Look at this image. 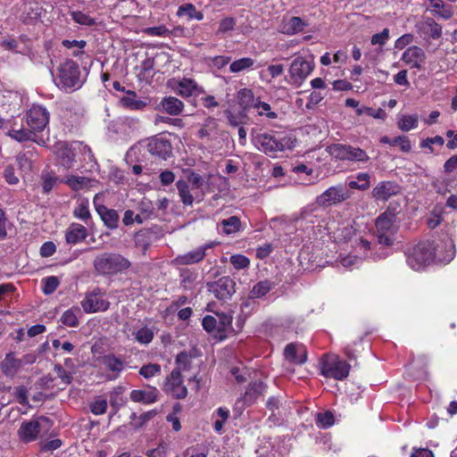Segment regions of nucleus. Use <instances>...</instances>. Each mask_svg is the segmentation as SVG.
I'll list each match as a JSON object with an SVG mask.
<instances>
[{
	"mask_svg": "<svg viewBox=\"0 0 457 457\" xmlns=\"http://www.w3.org/2000/svg\"><path fill=\"white\" fill-rule=\"evenodd\" d=\"M308 24L300 17L293 16L282 23V32L287 35H294L303 31Z\"/></svg>",
	"mask_w": 457,
	"mask_h": 457,
	"instance_id": "nucleus-24",
	"label": "nucleus"
},
{
	"mask_svg": "<svg viewBox=\"0 0 457 457\" xmlns=\"http://www.w3.org/2000/svg\"><path fill=\"white\" fill-rule=\"evenodd\" d=\"M380 142L393 146L399 145L403 153H409L411 150V141L406 136H398L394 138L384 136L380 138Z\"/></svg>",
	"mask_w": 457,
	"mask_h": 457,
	"instance_id": "nucleus-31",
	"label": "nucleus"
},
{
	"mask_svg": "<svg viewBox=\"0 0 457 457\" xmlns=\"http://www.w3.org/2000/svg\"><path fill=\"white\" fill-rule=\"evenodd\" d=\"M166 391L172 393L176 399H184L187 395V389L185 386H182V378L178 380H171L170 375L167 378V381L164 386Z\"/></svg>",
	"mask_w": 457,
	"mask_h": 457,
	"instance_id": "nucleus-25",
	"label": "nucleus"
},
{
	"mask_svg": "<svg viewBox=\"0 0 457 457\" xmlns=\"http://www.w3.org/2000/svg\"><path fill=\"white\" fill-rule=\"evenodd\" d=\"M418 125L417 115H404L398 122V127L403 131H409Z\"/></svg>",
	"mask_w": 457,
	"mask_h": 457,
	"instance_id": "nucleus-46",
	"label": "nucleus"
},
{
	"mask_svg": "<svg viewBox=\"0 0 457 457\" xmlns=\"http://www.w3.org/2000/svg\"><path fill=\"white\" fill-rule=\"evenodd\" d=\"M253 63L254 61L252 58H241L233 62L229 66V70L231 72L237 73L252 67Z\"/></svg>",
	"mask_w": 457,
	"mask_h": 457,
	"instance_id": "nucleus-44",
	"label": "nucleus"
},
{
	"mask_svg": "<svg viewBox=\"0 0 457 457\" xmlns=\"http://www.w3.org/2000/svg\"><path fill=\"white\" fill-rule=\"evenodd\" d=\"M152 233L148 230H140L135 235V245L141 249L143 254H145L151 245Z\"/></svg>",
	"mask_w": 457,
	"mask_h": 457,
	"instance_id": "nucleus-33",
	"label": "nucleus"
},
{
	"mask_svg": "<svg viewBox=\"0 0 457 457\" xmlns=\"http://www.w3.org/2000/svg\"><path fill=\"white\" fill-rule=\"evenodd\" d=\"M74 215L83 220L90 219V212L88 210L87 203L82 202L75 210Z\"/></svg>",
	"mask_w": 457,
	"mask_h": 457,
	"instance_id": "nucleus-58",
	"label": "nucleus"
},
{
	"mask_svg": "<svg viewBox=\"0 0 457 457\" xmlns=\"http://www.w3.org/2000/svg\"><path fill=\"white\" fill-rule=\"evenodd\" d=\"M375 226L378 242L383 245L391 246L395 241L394 237L398 230L395 213L386 210L377 218Z\"/></svg>",
	"mask_w": 457,
	"mask_h": 457,
	"instance_id": "nucleus-3",
	"label": "nucleus"
},
{
	"mask_svg": "<svg viewBox=\"0 0 457 457\" xmlns=\"http://www.w3.org/2000/svg\"><path fill=\"white\" fill-rule=\"evenodd\" d=\"M136 338L143 344L150 343L154 338V333L147 328L139 329L136 334Z\"/></svg>",
	"mask_w": 457,
	"mask_h": 457,
	"instance_id": "nucleus-54",
	"label": "nucleus"
},
{
	"mask_svg": "<svg viewBox=\"0 0 457 457\" xmlns=\"http://www.w3.org/2000/svg\"><path fill=\"white\" fill-rule=\"evenodd\" d=\"M317 424L322 428H328L334 424V415L331 411L319 412L316 415Z\"/></svg>",
	"mask_w": 457,
	"mask_h": 457,
	"instance_id": "nucleus-50",
	"label": "nucleus"
},
{
	"mask_svg": "<svg viewBox=\"0 0 457 457\" xmlns=\"http://www.w3.org/2000/svg\"><path fill=\"white\" fill-rule=\"evenodd\" d=\"M388 38L389 29L386 28L380 33H377L372 36L371 44L384 46Z\"/></svg>",
	"mask_w": 457,
	"mask_h": 457,
	"instance_id": "nucleus-56",
	"label": "nucleus"
},
{
	"mask_svg": "<svg viewBox=\"0 0 457 457\" xmlns=\"http://www.w3.org/2000/svg\"><path fill=\"white\" fill-rule=\"evenodd\" d=\"M49 421L46 417H39L37 420L22 422L18 430L20 439L25 443L34 441L40 433L43 423L48 424Z\"/></svg>",
	"mask_w": 457,
	"mask_h": 457,
	"instance_id": "nucleus-9",
	"label": "nucleus"
},
{
	"mask_svg": "<svg viewBox=\"0 0 457 457\" xmlns=\"http://www.w3.org/2000/svg\"><path fill=\"white\" fill-rule=\"evenodd\" d=\"M205 247H199L185 255L179 256L176 260L179 264L187 265L200 262L205 256Z\"/></svg>",
	"mask_w": 457,
	"mask_h": 457,
	"instance_id": "nucleus-30",
	"label": "nucleus"
},
{
	"mask_svg": "<svg viewBox=\"0 0 457 457\" xmlns=\"http://www.w3.org/2000/svg\"><path fill=\"white\" fill-rule=\"evenodd\" d=\"M298 345L295 343L288 344L284 349V356L287 361L294 364H303L307 361V352L303 349L300 356L297 355Z\"/></svg>",
	"mask_w": 457,
	"mask_h": 457,
	"instance_id": "nucleus-22",
	"label": "nucleus"
},
{
	"mask_svg": "<svg viewBox=\"0 0 457 457\" xmlns=\"http://www.w3.org/2000/svg\"><path fill=\"white\" fill-rule=\"evenodd\" d=\"M314 65L307 62L303 57L298 56L294 59L290 65L289 73L295 82H303L312 71Z\"/></svg>",
	"mask_w": 457,
	"mask_h": 457,
	"instance_id": "nucleus-11",
	"label": "nucleus"
},
{
	"mask_svg": "<svg viewBox=\"0 0 457 457\" xmlns=\"http://www.w3.org/2000/svg\"><path fill=\"white\" fill-rule=\"evenodd\" d=\"M160 106L170 115L176 116L182 112L184 104L179 99L174 96H168L162 100Z\"/></svg>",
	"mask_w": 457,
	"mask_h": 457,
	"instance_id": "nucleus-28",
	"label": "nucleus"
},
{
	"mask_svg": "<svg viewBox=\"0 0 457 457\" xmlns=\"http://www.w3.org/2000/svg\"><path fill=\"white\" fill-rule=\"evenodd\" d=\"M177 90L182 96H190L198 91V86L193 79L184 78L179 82Z\"/></svg>",
	"mask_w": 457,
	"mask_h": 457,
	"instance_id": "nucleus-34",
	"label": "nucleus"
},
{
	"mask_svg": "<svg viewBox=\"0 0 457 457\" xmlns=\"http://www.w3.org/2000/svg\"><path fill=\"white\" fill-rule=\"evenodd\" d=\"M237 102L243 111L248 110L254 102L253 93L251 89L242 88L237 93Z\"/></svg>",
	"mask_w": 457,
	"mask_h": 457,
	"instance_id": "nucleus-35",
	"label": "nucleus"
},
{
	"mask_svg": "<svg viewBox=\"0 0 457 457\" xmlns=\"http://www.w3.org/2000/svg\"><path fill=\"white\" fill-rule=\"evenodd\" d=\"M107 409V401L104 399L94 402L91 406V411L96 415L104 414Z\"/></svg>",
	"mask_w": 457,
	"mask_h": 457,
	"instance_id": "nucleus-60",
	"label": "nucleus"
},
{
	"mask_svg": "<svg viewBox=\"0 0 457 457\" xmlns=\"http://www.w3.org/2000/svg\"><path fill=\"white\" fill-rule=\"evenodd\" d=\"M27 125L30 130L41 132L49 122V112L40 105H33L26 115Z\"/></svg>",
	"mask_w": 457,
	"mask_h": 457,
	"instance_id": "nucleus-7",
	"label": "nucleus"
},
{
	"mask_svg": "<svg viewBox=\"0 0 457 457\" xmlns=\"http://www.w3.org/2000/svg\"><path fill=\"white\" fill-rule=\"evenodd\" d=\"M350 197L347 189L342 186L331 187L316 199V204L320 207H328L340 204Z\"/></svg>",
	"mask_w": 457,
	"mask_h": 457,
	"instance_id": "nucleus-8",
	"label": "nucleus"
},
{
	"mask_svg": "<svg viewBox=\"0 0 457 457\" xmlns=\"http://www.w3.org/2000/svg\"><path fill=\"white\" fill-rule=\"evenodd\" d=\"M194 356L186 351L180 352L176 356V364L177 368H175L170 373L171 380H178L179 378H182L181 371L189 370L191 369L192 358Z\"/></svg>",
	"mask_w": 457,
	"mask_h": 457,
	"instance_id": "nucleus-17",
	"label": "nucleus"
},
{
	"mask_svg": "<svg viewBox=\"0 0 457 457\" xmlns=\"http://www.w3.org/2000/svg\"><path fill=\"white\" fill-rule=\"evenodd\" d=\"M208 291L212 293L220 301L230 299L236 292V282L228 276L206 284Z\"/></svg>",
	"mask_w": 457,
	"mask_h": 457,
	"instance_id": "nucleus-6",
	"label": "nucleus"
},
{
	"mask_svg": "<svg viewBox=\"0 0 457 457\" xmlns=\"http://www.w3.org/2000/svg\"><path fill=\"white\" fill-rule=\"evenodd\" d=\"M103 363L113 372H120L123 368L122 361L113 354L104 355Z\"/></svg>",
	"mask_w": 457,
	"mask_h": 457,
	"instance_id": "nucleus-42",
	"label": "nucleus"
},
{
	"mask_svg": "<svg viewBox=\"0 0 457 457\" xmlns=\"http://www.w3.org/2000/svg\"><path fill=\"white\" fill-rule=\"evenodd\" d=\"M130 266L128 259L115 253H104L94 260L95 270L102 275L112 276L128 270Z\"/></svg>",
	"mask_w": 457,
	"mask_h": 457,
	"instance_id": "nucleus-1",
	"label": "nucleus"
},
{
	"mask_svg": "<svg viewBox=\"0 0 457 457\" xmlns=\"http://www.w3.org/2000/svg\"><path fill=\"white\" fill-rule=\"evenodd\" d=\"M157 389L151 390H133L130 393V399L136 403H152L157 400Z\"/></svg>",
	"mask_w": 457,
	"mask_h": 457,
	"instance_id": "nucleus-27",
	"label": "nucleus"
},
{
	"mask_svg": "<svg viewBox=\"0 0 457 457\" xmlns=\"http://www.w3.org/2000/svg\"><path fill=\"white\" fill-rule=\"evenodd\" d=\"M223 232L227 235L238 232L241 229V221L237 216H230L220 221Z\"/></svg>",
	"mask_w": 457,
	"mask_h": 457,
	"instance_id": "nucleus-38",
	"label": "nucleus"
},
{
	"mask_svg": "<svg viewBox=\"0 0 457 457\" xmlns=\"http://www.w3.org/2000/svg\"><path fill=\"white\" fill-rule=\"evenodd\" d=\"M21 367V361L15 359L13 353L6 354L4 360L1 362V368L5 375L14 374Z\"/></svg>",
	"mask_w": 457,
	"mask_h": 457,
	"instance_id": "nucleus-32",
	"label": "nucleus"
},
{
	"mask_svg": "<svg viewBox=\"0 0 457 457\" xmlns=\"http://www.w3.org/2000/svg\"><path fill=\"white\" fill-rule=\"evenodd\" d=\"M217 319V333L214 337L219 340H224L228 337V333L233 331L232 328V316L228 313L220 312L216 313Z\"/></svg>",
	"mask_w": 457,
	"mask_h": 457,
	"instance_id": "nucleus-20",
	"label": "nucleus"
},
{
	"mask_svg": "<svg viewBox=\"0 0 457 457\" xmlns=\"http://www.w3.org/2000/svg\"><path fill=\"white\" fill-rule=\"evenodd\" d=\"M56 251L54 243L51 241L45 242L40 248V254L42 257H50Z\"/></svg>",
	"mask_w": 457,
	"mask_h": 457,
	"instance_id": "nucleus-63",
	"label": "nucleus"
},
{
	"mask_svg": "<svg viewBox=\"0 0 457 457\" xmlns=\"http://www.w3.org/2000/svg\"><path fill=\"white\" fill-rule=\"evenodd\" d=\"M187 183H191L195 188H201L204 185V179L202 176L195 171H190L187 176Z\"/></svg>",
	"mask_w": 457,
	"mask_h": 457,
	"instance_id": "nucleus-64",
	"label": "nucleus"
},
{
	"mask_svg": "<svg viewBox=\"0 0 457 457\" xmlns=\"http://www.w3.org/2000/svg\"><path fill=\"white\" fill-rule=\"evenodd\" d=\"M157 414V411L155 410H152L149 411H146L143 414H141L138 417V422L135 423L134 427L135 428H139L143 427L147 421L154 418Z\"/></svg>",
	"mask_w": 457,
	"mask_h": 457,
	"instance_id": "nucleus-62",
	"label": "nucleus"
},
{
	"mask_svg": "<svg viewBox=\"0 0 457 457\" xmlns=\"http://www.w3.org/2000/svg\"><path fill=\"white\" fill-rule=\"evenodd\" d=\"M8 136L18 142L33 141L37 145H45L46 141L38 137L33 130L29 129H12L8 131Z\"/></svg>",
	"mask_w": 457,
	"mask_h": 457,
	"instance_id": "nucleus-21",
	"label": "nucleus"
},
{
	"mask_svg": "<svg viewBox=\"0 0 457 457\" xmlns=\"http://www.w3.org/2000/svg\"><path fill=\"white\" fill-rule=\"evenodd\" d=\"M161 371V366L157 363H149L140 368L139 374L145 378L154 377Z\"/></svg>",
	"mask_w": 457,
	"mask_h": 457,
	"instance_id": "nucleus-51",
	"label": "nucleus"
},
{
	"mask_svg": "<svg viewBox=\"0 0 457 457\" xmlns=\"http://www.w3.org/2000/svg\"><path fill=\"white\" fill-rule=\"evenodd\" d=\"M176 186L183 204L191 206L194 202V196L189 191L188 183L185 180H179Z\"/></svg>",
	"mask_w": 457,
	"mask_h": 457,
	"instance_id": "nucleus-37",
	"label": "nucleus"
},
{
	"mask_svg": "<svg viewBox=\"0 0 457 457\" xmlns=\"http://www.w3.org/2000/svg\"><path fill=\"white\" fill-rule=\"evenodd\" d=\"M271 289V283L268 280L260 281L253 286L249 293V299L260 298Z\"/></svg>",
	"mask_w": 457,
	"mask_h": 457,
	"instance_id": "nucleus-40",
	"label": "nucleus"
},
{
	"mask_svg": "<svg viewBox=\"0 0 457 457\" xmlns=\"http://www.w3.org/2000/svg\"><path fill=\"white\" fill-rule=\"evenodd\" d=\"M370 176L367 173H361L357 177V181L349 182V187L353 189L366 190L370 187Z\"/></svg>",
	"mask_w": 457,
	"mask_h": 457,
	"instance_id": "nucleus-47",
	"label": "nucleus"
},
{
	"mask_svg": "<svg viewBox=\"0 0 457 457\" xmlns=\"http://www.w3.org/2000/svg\"><path fill=\"white\" fill-rule=\"evenodd\" d=\"M100 199V195L96 194L94 197L93 203L96 208V211L101 217V220L104 223V225L110 228L114 229L118 228L119 223V214L116 210L109 209L105 205L98 203Z\"/></svg>",
	"mask_w": 457,
	"mask_h": 457,
	"instance_id": "nucleus-10",
	"label": "nucleus"
},
{
	"mask_svg": "<svg viewBox=\"0 0 457 457\" xmlns=\"http://www.w3.org/2000/svg\"><path fill=\"white\" fill-rule=\"evenodd\" d=\"M144 32L149 36H168L170 33L163 25L146 28L144 29Z\"/></svg>",
	"mask_w": 457,
	"mask_h": 457,
	"instance_id": "nucleus-57",
	"label": "nucleus"
},
{
	"mask_svg": "<svg viewBox=\"0 0 457 457\" xmlns=\"http://www.w3.org/2000/svg\"><path fill=\"white\" fill-rule=\"evenodd\" d=\"M54 371L63 383L67 385L71 383L73 378L71 374L67 372L61 364L54 365Z\"/></svg>",
	"mask_w": 457,
	"mask_h": 457,
	"instance_id": "nucleus-61",
	"label": "nucleus"
},
{
	"mask_svg": "<svg viewBox=\"0 0 457 457\" xmlns=\"http://www.w3.org/2000/svg\"><path fill=\"white\" fill-rule=\"evenodd\" d=\"M148 98L138 99L137 93L132 90L126 91V95L120 99L122 107L131 111H141L149 104Z\"/></svg>",
	"mask_w": 457,
	"mask_h": 457,
	"instance_id": "nucleus-15",
	"label": "nucleus"
},
{
	"mask_svg": "<svg viewBox=\"0 0 457 457\" xmlns=\"http://www.w3.org/2000/svg\"><path fill=\"white\" fill-rule=\"evenodd\" d=\"M43 292L46 295L53 294L60 285V280L55 276L46 277L43 279Z\"/></svg>",
	"mask_w": 457,
	"mask_h": 457,
	"instance_id": "nucleus-48",
	"label": "nucleus"
},
{
	"mask_svg": "<svg viewBox=\"0 0 457 457\" xmlns=\"http://www.w3.org/2000/svg\"><path fill=\"white\" fill-rule=\"evenodd\" d=\"M258 141L267 154H272L278 151H284L287 144L288 143V139H278L276 137L269 135V134H262L258 137Z\"/></svg>",
	"mask_w": 457,
	"mask_h": 457,
	"instance_id": "nucleus-13",
	"label": "nucleus"
},
{
	"mask_svg": "<svg viewBox=\"0 0 457 457\" xmlns=\"http://www.w3.org/2000/svg\"><path fill=\"white\" fill-rule=\"evenodd\" d=\"M92 179L86 177L71 175L66 178L65 183L74 191L80 190L90 186Z\"/></svg>",
	"mask_w": 457,
	"mask_h": 457,
	"instance_id": "nucleus-36",
	"label": "nucleus"
},
{
	"mask_svg": "<svg viewBox=\"0 0 457 457\" xmlns=\"http://www.w3.org/2000/svg\"><path fill=\"white\" fill-rule=\"evenodd\" d=\"M71 16L73 21L80 25L93 26L96 24L94 18L79 11L73 12Z\"/></svg>",
	"mask_w": 457,
	"mask_h": 457,
	"instance_id": "nucleus-49",
	"label": "nucleus"
},
{
	"mask_svg": "<svg viewBox=\"0 0 457 457\" xmlns=\"http://www.w3.org/2000/svg\"><path fill=\"white\" fill-rule=\"evenodd\" d=\"M58 86L64 90L79 88L84 82L80 79L79 64L73 60L68 59L61 63L58 67Z\"/></svg>",
	"mask_w": 457,
	"mask_h": 457,
	"instance_id": "nucleus-5",
	"label": "nucleus"
},
{
	"mask_svg": "<svg viewBox=\"0 0 457 457\" xmlns=\"http://www.w3.org/2000/svg\"><path fill=\"white\" fill-rule=\"evenodd\" d=\"M445 143L444 138L441 136H436L434 137H428L421 141L420 147L421 148H428L430 153L434 152V148L431 146L433 144H436L439 145H443Z\"/></svg>",
	"mask_w": 457,
	"mask_h": 457,
	"instance_id": "nucleus-55",
	"label": "nucleus"
},
{
	"mask_svg": "<svg viewBox=\"0 0 457 457\" xmlns=\"http://www.w3.org/2000/svg\"><path fill=\"white\" fill-rule=\"evenodd\" d=\"M230 263L235 269L240 270L247 268L250 264V261L247 257L242 254H235L230 257Z\"/></svg>",
	"mask_w": 457,
	"mask_h": 457,
	"instance_id": "nucleus-52",
	"label": "nucleus"
},
{
	"mask_svg": "<svg viewBox=\"0 0 457 457\" xmlns=\"http://www.w3.org/2000/svg\"><path fill=\"white\" fill-rule=\"evenodd\" d=\"M416 27L418 32L425 37L428 36L433 39H437L442 36V27L432 18H427L424 21L418 23Z\"/></svg>",
	"mask_w": 457,
	"mask_h": 457,
	"instance_id": "nucleus-19",
	"label": "nucleus"
},
{
	"mask_svg": "<svg viewBox=\"0 0 457 457\" xmlns=\"http://www.w3.org/2000/svg\"><path fill=\"white\" fill-rule=\"evenodd\" d=\"M347 150L348 161L367 162L370 159L366 152L359 147H354L348 145Z\"/></svg>",
	"mask_w": 457,
	"mask_h": 457,
	"instance_id": "nucleus-43",
	"label": "nucleus"
},
{
	"mask_svg": "<svg viewBox=\"0 0 457 457\" xmlns=\"http://www.w3.org/2000/svg\"><path fill=\"white\" fill-rule=\"evenodd\" d=\"M178 16L187 15L189 19H195L201 21L204 18V14L201 12L196 11L195 7L192 4H186L179 7L177 12Z\"/></svg>",
	"mask_w": 457,
	"mask_h": 457,
	"instance_id": "nucleus-39",
	"label": "nucleus"
},
{
	"mask_svg": "<svg viewBox=\"0 0 457 457\" xmlns=\"http://www.w3.org/2000/svg\"><path fill=\"white\" fill-rule=\"evenodd\" d=\"M348 145L333 144L327 147L328 153L339 160H347Z\"/></svg>",
	"mask_w": 457,
	"mask_h": 457,
	"instance_id": "nucleus-41",
	"label": "nucleus"
},
{
	"mask_svg": "<svg viewBox=\"0 0 457 457\" xmlns=\"http://www.w3.org/2000/svg\"><path fill=\"white\" fill-rule=\"evenodd\" d=\"M56 156L60 164L68 169L71 167L74 162L75 154L65 144H60L56 151Z\"/></svg>",
	"mask_w": 457,
	"mask_h": 457,
	"instance_id": "nucleus-29",
	"label": "nucleus"
},
{
	"mask_svg": "<svg viewBox=\"0 0 457 457\" xmlns=\"http://www.w3.org/2000/svg\"><path fill=\"white\" fill-rule=\"evenodd\" d=\"M402 60L406 63H412V67L420 70V62L426 60V54L420 47L411 46L404 51Z\"/></svg>",
	"mask_w": 457,
	"mask_h": 457,
	"instance_id": "nucleus-18",
	"label": "nucleus"
},
{
	"mask_svg": "<svg viewBox=\"0 0 457 457\" xmlns=\"http://www.w3.org/2000/svg\"><path fill=\"white\" fill-rule=\"evenodd\" d=\"M350 364L340 359L337 354L327 353L320 362V373L326 378L336 380L346 378L350 371Z\"/></svg>",
	"mask_w": 457,
	"mask_h": 457,
	"instance_id": "nucleus-4",
	"label": "nucleus"
},
{
	"mask_svg": "<svg viewBox=\"0 0 457 457\" xmlns=\"http://www.w3.org/2000/svg\"><path fill=\"white\" fill-rule=\"evenodd\" d=\"M87 236V232L84 226L72 223L66 231L65 238L68 244H77L86 239Z\"/></svg>",
	"mask_w": 457,
	"mask_h": 457,
	"instance_id": "nucleus-23",
	"label": "nucleus"
},
{
	"mask_svg": "<svg viewBox=\"0 0 457 457\" xmlns=\"http://www.w3.org/2000/svg\"><path fill=\"white\" fill-rule=\"evenodd\" d=\"M147 150L152 155H156L162 160H166L170 156L172 147L168 139L154 137L149 141Z\"/></svg>",
	"mask_w": 457,
	"mask_h": 457,
	"instance_id": "nucleus-14",
	"label": "nucleus"
},
{
	"mask_svg": "<svg viewBox=\"0 0 457 457\" xmlns=\"http://www.w3.org/2000/svg\"><path fill=\"white\" fill-rule=\"evenodd\" d=\"M42 180L43 191L44 193L48 194L56 183L57 178L53 177L50 174H46L42 176Z\"/></svg>",
	"mask_w": 457,
	"mask_h": 457,
	"instance_id": "nucleus-59",
	"label": "nucleus"
},
{
	"mask_svg": "<svg viewBox=\"0 0 457 457\" xmlns=\"http://www.w3.org/2000/svg\"><path fill=\"white\" fill-rule=\"evenodd\" d=\"M76 312L80 313V310L79 308L67 310L61 318L62 322L69 327H77L79 320Z\"/></svg>",
	"mask_w": 457,
	"mask_h": 457,
	"instance_id": "nucleus-45",
	"label": "nucleus"
},
{
	"mask_svg": "<svg viewBox=\"0 0 457 457\" xmlns=\"http://www.w3.org/2000/svg\"><path fill=\"white\" fill-rule=\"evenodd\" d=\"M407 262L415 270L429 265L436 256V245L431 241H421L406 252Z\"/></svg>",
	"mask_w": 457,
	"mask_h": 457,
	"instance_id": "nucleus-2",
	"label": "nucleus"
},
{
	"mask_svg": "<svg viewBox=\"0 0 457 457\" xmlns=\"http://www.w3.org/2000/svg\"><path fill=\"white\" fill-rule=\"evenodd\" d=\"M266 386L262 381L251 383L244 395V402L247 405L253 404L262 395Z\"/></svg>",
	"mask_w": 457,
	"mask_h": 457,
	"instance_id": "nucleus-26",
	"label": "nucleus"
},
{
	"mask_svg": "<svg viewBox=\"0 0 457 457\" xmlns=\"http://www.w3.org/2000/svg\"><path fill=\"white\" fill-rule=\"evenodd\" d=\"M400 192V187L391 181H386L379 183L376 187L373 188V196L378 200L386 201L392 195H395Z\"/></svg>",
	"mask_w": 457,
	"mask_h": 457,
	"instance_id": "nucleus-16",
	"label": "nucleus"
},
{
	"mask_svg": "<svg viewBox=\"0 0 457 457\" xmlns=\"http://www.w3.org/2000/svg\"><path fill=\"white\" fill-rule=\"evenodd\" d=\"M203 327L208 333L213 335L217 333V319L213 316L207 315L203 319Z\"/></svg>",
	"mask_w": 457,
	"mask_h": 457,
	"instance_id": "nucleus-53",
	"label": "nucleus"
},
{
	"mask_svg": "<svg viewBox=\"0 0 457 457\" xmlns=\"http://www.w3.org/2000/svg\"><path fill=\"white\" fill-rule=\"evenodd\" d=\"M100 289H95L91 294H88L81 304L86 312H96L106 311L110 303L107 300L98 297Z\"/></svg>",
	"mask_w": 457,
	"mask_h": 457,
	"instance_id": "nucleus-12",
	"label": "nucleus"
}]
</instances>
